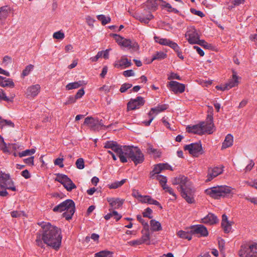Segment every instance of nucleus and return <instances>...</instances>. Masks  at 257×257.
<instances>
[{
  "instance_id": "nucleus-1",
  "label": "nucleus",
  "mask_w": 257,
  "mask_h": 257,
  "mask_svg": "<svg viewBox=\"0 0 257 257\" xmlns=\"http://www.w3.org/2000/svg\"><path fill=\"white\" fill-rule=\"evenodd\" d=\"M39 224L42 230L36 234V244L42 248H45L46 244L52 248L58 250L62 242L61 230L49 222H41Z\"/></svg>"
},
{
  "instance_id": "nucleus-58",
  "label": "nucleus",
  "mask_w": 257,
  "mask_h": 257,
  "mask_svg": "<svg viewBox=\"0 0 257 257\" xmlns=\"http://www.w3.org/2000/svg\"><path fill=\"white\" fill-rule=\"evenodd\" d=\"M137 218L138 220L144 226L146 227L149 226L148 221H145L143 218V217H142L141 215H138Z\"/></svg>"
},
{
  "instance_id": "nucleus-19",
  "label": "nucleus",
  "mask_w": 257,
  "mask_h": 257,
  "mask_svg": "<svg viewBox=\"0 0 257 257\" xmlns=\"http://www.w3.org/2000/svg\"><path fill=\"white\" fill-rule=\"evenodd\" d=\"M11 11V9L8 6H4L0 8V25H3L5 24Z\"/></svg>"
},
{
  "instance_id": "nucleus-30",
  "label": "nucleus",
  "mask_w": 257,
  "mask_h": 257,
  "mask_svg": "<svg viewBox=\"0 0 257 257\" xmlns=\"http://www.w3.org/2000/svg\"><path fill=\"white\" fill-rule=\"evenodd\" d=\"M109 127V125H104L103 124V120L101 119L99 120L98 119H94V124L92 127V130L94 131H99L102 128L107 129Z\"/></svg>"
},
{
  "instance_id": "nucleus-33",
  "label": "nucleus",
  "mask_w": 257,
  "mask_h": 257,
  "mask_svg": "<svg viewBox=\"0 0 257 257\" xmlns=\"http://www.w3.org/2000/svg\"><path fill=\"white\" fill-rule=\"evenodd\" d=\"M156 42L158 43L160 45L169 46L171 40L166 38H160L159 37L155 36L154 37Z\"/></svg>"
},
{
  "instance_id": "nucleus-36",
  "label": "nucleus",
  "mask_w": 257,
  "mask_h": 257,
  "mask_svg": "<svg viewBox=\"0 0 257 257\" xmlns=\"http://www.w3.org/2000/svg\"><path fill=\"white\" fill-rule=\"evenodd\" d=\"M113 254L112 251L103 250L95 253V257H111Z\"/></svg>"
},
{
  "instance_id": "nucleus-38",
  "label": "nucleus",
  "mask_w": 257,
  "mask_h": 257,
  "mask_svg": "<svg viewBox=\"0 0 257 257\" xmlns=\"http://www.w3.org/2000/svg\"><path fill=\"white\" fill-rule=\"evenodd\" d=\"M177 235L181 238L187 239L190 240L192 239V235L189 232H186L183 230H179L177 232Z\"/></svg>"
},
{
  "instance_id": "nucleus-49",
  "label": "nucleus",
  "mask_w": 257,
  "mask_h": 257,
  "mask_svg": "<svg viewBox=\"0 0 257 257\" xmlns=\"http://www.w3.org/2000/svg\"><path fill=\"white\" fill-rule=\"evenodd\" d=\"M148 204L155 205L159 206L161 209L162 208V206H161L160 203L158 201L154 200L150 196H149V197H148Z\"/></svg>"
},
{
  "instance_id": "nucleus-39",
  "label": "nucleus",
  "mask_w": 257,
  "mask_h": 257,
  "mask_svg": "<svg viewBox=\"0 0 257 257\" xmlns=\"http://www.w3.org/2000/svg\"><path fill=\"white\" fill-rule=\"evenodd\" d=\"M163 170L160 164H158L155 166L152 172H151V177L152 178H155V177L157 175H159V174Z\"/></svg>"
},
{
  "instance_id": "nucleus-44",
  "label": "nucleus",
  "mask_w": 257,
  "mask_h": 257,
  "mask_svg": "<svg viewBox=\"0 0 257 257\" xmlns=\"http://www.w3.org/2000/svg\"><path fill=\"white\" fill-rule=\"evenodd\" d=\"M35 153V150L34 149L26 150L22 152H20L19 153V156L20 157H23L26 156H30Z\"/></svg>"
},
{
  "instance_id": "nucleus-48",
  "label": "nucleus",
  "mask_w": 257,
  "mask_h": 257,
  "mask_svg": "<svg viewBox=\"0 0 257 257\" xmlns=\"http://www.w3.org/2000/svg\"><path fill=\"white\" fill-rule=\"evenodd\" d=\"M84 124L89 125L91 128L92 129V127L94 124V119L91 117H87L85 118L84 121Z\"/></svg>"
},
{
  "instance_id": "nucleus-24",
  "label": "nucleus",
  "mask_w": 257,
  "mask_h": 257,
  "mask_svg": "<svg viewBox=\"0 0 257 257\" xmlns=\"http://www.w3.org/2000/svg\"><path fill=\"white\" fill-rule=\"evenodd\" d=\"M217 217L212 213H209L202 219V222L206 224H213L218 221Z\"/></svg>"
},
{
  "instance_id": "nucleus-11",
  "label": "nucleus",
  "mask_w": 257,
  "mask_h": 257,
  "mask_svg": "<svg viewBox=\"0 0 257 257\" xmlns=\"http://www.w3.org/2000/svg\"><path fill=\"white\" fill-rule=\"evenodd\" d=\"M185 36L190 44H198V43L200 40L199 39V35L197 33V30L193 27L188 29Z\"/></svg>"
},
{
  "instance_id": "nucleus-13",
  "label": "nucleus",
  "mask_w": 257,
  "mask_h": 257,
  "mask_svg": "<svg viewBox=\"0 0 257 257\" xmlns=\"http://www.w3.org/2000/svg\"><path fill=\"white\" fill-rule=\"evenodd\" d=\"M238 77L237 75V73L235 71L233 70L232 78L230 79L228 81V82L227 83H226L224 85L222 86H216V88L217 90H220L222 91L229 89L232 87L236 86L238 84Z\"/></svg>"
},
{
  "instance_id": "nucleus-60",
  "label": "nucleus",
  "mask_w": 257,
  "mask_h": 257,
  "mask_svg": "<svg viewBox=\"0 0 257 257\" xmlns=\"http://www.w3.org/2000/svg\"><path fill=\"white\" fill-rule=\"evenodd\" d=\"M0 140H1L2 145L1 146L2 150L4 152H8V149L7 147V144L4 141V138L0 135Z\"/></svg>"
},
{
  "instance_id": "nucleus-9",
  "label": "nucleus",
  "mask_w": 257,
  "mask_h": 257,
  "mask_svg": "<svg viewBox=\"0 0 257 257\" xmlns=\"http://www.w3.org/2000/svg\"><path fill=\"white\" fill-rule=\"evenodd\" d=\"M56 181L61 183L68 191H71L72 189L76 188V185L72 180L65 175L58 174L56 178Z\"/></svg>"
},
{
  "instance_id": "nucleus-52",
  "label": "nucleus",
  "mask_w": 257,
  "mask_h": 257,
  "mask_svg": "<svg viewBox=\"0 0 257 257\" xmlns=\"http://www.w3.org/2000/svg\"><path fill=\"white\" fill-rule=\"evenodd\" d=\"M53 37L54 39L62 40L64 38L65 35L63 32L58 31L53 34Z\"/></svg>"
},
{
  "instance_id": "nucleus-64",
  "label": "nucleus",
  "mask_w": 257,
  "mask_h": 257,
  "mask_svg": "<svg viewBox=\"0 0 257 257\" xmlns=\"http://www.w3.org/2000/svg\"><path fill=\"white\" fill-rule=\"evenodd\" d=\"M140 240L142 241V243L146 242L150 240V234L149 233H146L145 234L143 235Z\"/></svg>"
},
{
  "instance_id": "nucleus-43",
  "label": "nucleus",
  "mask_w": 257,
  "mask_h": 257,
  "mask_svg": "<svg viewBox=\"0 0 257 257\" xmlns=\"http://www.w3.org/2000/svg\"><path fill=\"white\" fill-rule=\"evenodd\" d=\"M5 126L13 127L14 126V124L11 120L2 119L0 116V127H3Z\"/></svg>"
},
{
  "instance_id": "nucleus-12",
  "label": "nucleus",
  "mask_w": 257,
  "mask_h": 257,
  "mask_svg": "<svg viewBox=\"0 0 257 257\" xmlns=\"http://www.w3.org/2000/svg\"><path fill=\"white\" fill-rule=\"evenodd\" d=\"M185 150L189 151V153L193 156L197 157L198 155L203 154V150L200 142L192 143L185 146Z\"/></svg>"
},
{
  "instance_id": "nucleus-29",
  "label": "nucleus",
  "mask_w": 257,
  "mask_h": 257,
  "mask_svg": "<svg viewBox=\"0 0 257 257\" xmlns=\"http://www.w3.org/2000/svg\"><path fill=\"white\" fill-rule=\"evenodd\" d=\"M135 17L141 23H143L146 24H148L149 22L154 18V16L151 13L147 15L146 17L137 15Z\"/></svg>"
},
{
  "instance_id": "nucleus-53",
  "label": "nucleus",
  "mask_w": 257,
  "mask_h": 257,
  "mask_svg": "<svg viewBox=\"0 0 257 257\" xmlns=\"http://www.w3.org/2000/svg\"><path fill=\"white\" fill-rule=\"evenodd\" d=\"M132 87V84L125 83L121 86V87L119 89V91L123 93V92H125L127 89L131 88Z\"/></svg>"
},
{
  "instance_id": "nucleus-25",
  "label": "nucleus",
  "mask_w": 257,
  "mask_h": 257,
  "mask_svg": "<svg viewBox=\"0 0 257 257\" xmlns=\"http://www.w3.org/2000/svg\"><path fill=\"white\" fill-rule=\"evenodd\" d=\"M202 127V126H201V123H199L191 126H188L187 127V130L189 133H191L197 135H203V132Z\"/></svg>"
},
{
  "instance_id": "nucleus-34",
  "label": "nucleus",
  "mask_w": 257,
  "mask_h": 257,
  "mask_svg": "<svg viewBox=\"0 0 257 257\" xmlns=\"http://www.w3.org/2000/svg\"><path fill=\"white\" fill-rule=\"evenodd\" d=\"M151 229L154 231H160L162 230L161 223L155 220H151L150 221Z\"/></svg>"
},
{
  "instance_id": "nucleus-57",
  "label": "nucleus",
  "mask_w": 257,
  "mask_h": 257,
  "mask_svg": "<svg viewBox=\"0 0 257 257\" xmlns=\"http://www.w3.org/2000/svg\"><path fill=\"white\" fill-rule=\"evenodd\" d=\"M190 12L193 14L198 16L201 18H202L205 16V15L203 14V12H202L201 11H197L194 8H191L190 9Z\"/></svg>"
},
{
  "instance_id": "nucleus-59",
  "label": "nucleus",
  "mask_w": 257,
  "mask_h": 257,
  "mask_svg": "<svg viewBox=\"0 0 257 257\" xmlns=\"http://www.w3.org/2000/svg\"><path fill=\"white\" fill-rule=\"evenodd\" d=\"M198 44L206 49H209L211 47L210 44H209L203 40H200Z\"/></svg>"
},
{
  "instance_id": "nucleus-5",
  "label": "nucleus",
  "mask_w": 257,
  "mask_h": 257,
  "mask_svg": "<svg viewBox=\"0 0 257 257\" xmlns=\"http://www.w3.org/2000/svg\"><path fill=\"white\" fill-rule=\"evenodd\" d=\"M0 189L2 190L7 189L16 191L14 182L10 177V174H6L3 171H0Z\"/></svg>"
},
{
  "instance_id": "nucleus-63",
  "label": "nucleus",
  "mask_w": 257,
  "mask_h": 257,
  "mask_svg": "<svg viewBox=\"0 0 257 257\" xmlns=\"http://www.w3.org/2000/svg\"><path fill=\"white\" fill-rule=\"evenodd\" d=\"M103 54V51H99L97 55L94 57H92L90 58L92 62H96L98 60V59L102 57Z\"/></svg>"
},
{
  "instance_id": "nucleus-31",
  "label": "nucleus",
  "mask_w": 257,
  "mask_h": 257,
  "mask_svg": "<svg viewBox=\"0 0 257 257\" xmlns=\"http://www.w3.org/2000/svg\"><path fill=\"white\" fill-rule=\"evenodd\" d=\"M147 151L149 154L153 156L155 158H159L161 156V152L159 150L154 148L151 145H148Z\"/></svg>"
},
{
  "instance_id": "nucleus-51",
  "label": "nucleus",
  "mask_w": 257,
  "mask_h": 257,
  "mask_svg": "<svg viewBox=\"0 0 257 257\" xmlns=\"http://www.w3.org/2000/svg\"><path fill=\"white\" fill-rule=\"evenodd\" d=\"M76 165L78 169H82L84 168V162L82 158H79L76 162Z\"/></svg>"
},
{
  "instance_id": "nucleus-35",
  "label": "nucleus",
  "mask_w": 257,
  "mask_h": 257,
  "mask_svg": "<svg viewBox=\"0 0 257 257\" xmlns=\"http://www.w3.org/2000/svg\"><path fill=\"white\" fill-rule=\"evenodd\" d=\"M167 57V54L162 51L157 52L156 54H155L151 60V62L155 60H161L164 59Z\"/></svg>"
},
{
  "instance_id": "nucleus-50",
  "label": "nucleus",
  "mask_w": 257,
  "mask_h": 257,
  "mask_svg": "<svg viewBox=\"0 0 257 257\" xmlns=\"http://www.w3.org/2000/svg\"><path fill=\"white\" fill-rule=\"evenodd\" d=\"M111 36L115 39V40L118 43V44L121 46V43H122V41L124 38L115 34H112Z\"/></svg>"
},
{
  "instance_id": "nucleus-42",
  "label": "nucleus",
  "mask_w": 257,
  "mask_h": 257,
  "mask_svg": "<svg viewBox=\"0 0 257 257\" xmlns=\"http://www.w3.org/2000/svg\"><path fill=\"white\" fill-rule=\"evenodd\" d=\"M11 215L14 218H20L23 216H27L26 213L24 211H13L11 212Z\"/></svg>"
},
{
  "instance_id": "nucleus-23",
  "label": "nucleus",
  "mask_w": 257,
  "mask_h": 257,
  "mask_svg": "<svg viewBox=\"0 0 257 257\" xmlns=\"http://www.w3.org/2000/svg\"><path fill=\"white\" fill-rule=\"evenodd\" d=\"M107 200L112 209L119 208L123 203V200L118 198H108Z\"/></svg>"
},
{
  "instance_id": "nucleus-22",
  "label": "nucleus",
  "mask_w": 257,
  "mask_h": 257,
  "mask_svg": "<svg viewBox=\"0 0 257 257\" xmlns=\"http://www.w3.org/2000/svg\"><path fill=\"white\" fill-rule=\"evenodd\" d=\"M163 0H148L146 6L148 10L154 12L158 9L159 5L161 6Z\"/></svg>"
},
{
  "instance_id": "nucleus-28",
  "label": "nucleus",
  "mask_w": 257,
  "mask_h": 257,
  "mask_svg": "<svg viewBox=\"0 0 257 257\" xmlns=\"http://www.w3.org/2000/svg\"><path fill=\"white\" fill-rule=\"evenodd\" d=\"M0 86L13 88L15 84L12 79L0 76Z\"/></svg>"
},
{
  "instance_id": "nucleus-7",
  "label": "nucleus",
  "mask_w": 257,
  "mask_h": 257,
  "mask_svg": "<svg viewBox=\"0 0 257 257\" xmlns=\"http://www.w3.org/2000/svg\"><path fill=\"white\" fill-rule=\"evenodd\" d=\"M104 148L106 149H110L114 152L119 157L121 162L126 163L127 162V159H126L122 156L123 146L119 145L116 142L110 141H106L104 144Z\"/></svg>"
},
{
  "instance_id": "nucleus-21",
  "label": "nucleus",
  "mask_w": 257,
  "mask_h": 257,
  "mask_svg": "<svg viewBox=\"0 0 257 257\" xmlns=\"http://www.w3.org/2000/svg\"><path fill=\"white\" fill-rule=\"evenodd\" d=\"M132 63L131 60H128L124 56L122 57L120 60L115 61L114 66L115 67L119 68H125L131 66Z\"/></svg>"
},
{
  "instance_id": "nucleus-37",
  "label": "nucleus",
  "mask_w": 257,
  "mask_h": 257,
  "mask_svg": "<svg viewBox=\"0 0 257 257\" xmlns=\"http://www.w3.org/2000/svg\"><path fill=\"white\" fill-rule=\"evenodd\" d=\"M82 84L83 82L81 81L69 83L66 85V88L67 90H71L73 89L78 88L80 86L82 85Z\"/></svg>"
},
{
  "instance_id": "nucleus-8",
  "label": "nucleus",
  "mask_w": 257,
  "mask_h": 257,
  "mask_svg": "<svg viewBox=\"0 0 257 257\" xmlns=\"http://www.w3.org/2000/svg\"><path fill=\"white\" fill-rule=\"evenodd\" d=\"M208 108L211 111L210 113L208 114L206 121L200 123L201 126H202L203 134L205 133L211 134L213 133L214 130V125L213 122V114L212 113L213 108L211 106H208Z\"/></svg>"
},
{
  "instance_id": "nucleus-41",
  "label": "nucleus",
  "mask_w": 257,
  "mask_h": 257,
  "mask_svg": "<svg viewBox=\"0 0 257 257\" xmlns=\"http://www.w3.org/2000/svg\"><path fill=\"white\" fill-rule=\"evenodd\" d=\"M155 178H156L157 180H158L159 181L162 188H163L164 187L167 185L166 184L167 182V179L166 177L161 175H157L155 177Z\"/></svg>"
},
{
  "instance_id": "nucleus-40",
  "label": "nucleus",
  "mask_w": 257,
  "mask_h": 257,
  "mask_svg": "<svg viewBox=\"0 0 257 257\" xmlns=\"http://www.w3.org/2000/svg\"><path fill=\"white\" fill-rule=\"evenodd\" d=\"M97 19L99 21H101L102 25H105L109 23L111 21V19L109 17H106L104 15H99L97 16Z\"/></svg>"
},
{
  "instance_id": "nucleus-20",
  "label": "nucleus",
  "mask_w": 257,
  "mask_h": 257,
  "mask_svg": "<svg viewBox=\"0 0 257 257\" xmlns=\"http://www.w3.org/2000/svg\"><path fill=\"white\" fill-rule=\"evenodd\" d=\"M168 108L167 104H158L157 106L151 108L148 113L149 116H154V117L159 113L166 110Z\"/></svg>"
},
{
  "instance_id": "nucleus-10",
  "label": "nucleus",
  "mask_w": 257,
  "mask_h": 257,
  "mask_svg": "<svg viewBox=\"0 0 257 257\" xmlns=\"http://www.w3.org/2000/svg\"><path fill=\"white\" fill-rule=\"evenodd\" d=\"M66 204L64 207V211H66L63 214L64 217L66 220H69L72 218L73 215L75 211V206L74 202L71 199H67L64 201Z\"/></svg>"
},
{
  "instance_id": "nucleus-62",
  "label": "nucleus",
  "mask_w": 257,
  "mask_h": 257,
  "mask_svg": "<svg viewBox=\"0 0 257 257\" xmlns=\"http://www.w3.org/2000/svg\"><path fill=\"white\" fill-rule=\"evenodd\" d=\"M169 47L173 49L175 52L180 49L178 44L172 41H171L170 44L169 45Z\"/></svg>"
},
{
  "instance_id": "nucleus-54",
  "label": "nucleus",
  "mask_w": 257,
  "mask_h": 257,
  "mask_svg": "<svg viewBox=\"0 0 257 257\" xmlns=\"http://www.w3.org/2000/svg\"><path fill=\"white\" fill-rule=\"evenodd\" d=\"M64 159L63 158H58L55 160L54 164L56 166H58L60 168L64 167L63 164Z\"/></svg>"
},
{
  "instance_id": "nucleus-6",
  "label": "nucleus",
  "mask_w": 257,
  "mask_h": 257,
  "mask_svg": "<svg viewBox=\"0 0 257 257\" xmlns=\"http://www.w3.org/2000/svg\"><path fill=\"white\" fill-rule=\"evenodd\" d=\"M238 255L240 257H257V243L241 245Z\"/></svg>"
},
{
  "instance_id": "nucleus-26",
  "label": "nucleus",
  "mask_w": 257,
  "mask_h": 257,
  "mask_svg": "<svg viewBox=\"0 0 257 257\" xmlns=\"http://www.w3.org/2000/svg\"><path fill=\"white\" fill-rule=\"evenodd\" d=\"M40 88L41 87L39 84L34 85L28 88L26 93L28 95L36 96L40 92Z\"/></svg>"
},
{
  "instance_id": "nucleus-16",
  "label": "nucleus",
  "mask_w": 257,
  "mask_h": 257,
  "mask_svg": "<svg viewBox=\"0 0 257 257\" xmlns=\"http://www.w3.org/2000/svg\"><path fill=\"white\" fill-rule=\"evenodd\" d=\"M144 103L143 97H136L134 99H131L127 103V111L135 110L139 108Z\"/></svg>"
},
{
  "instance_id": "nucleus-47",
  "label": "nucleus",
  "mask_w": 257,
  "mask_h": 257,
  "mask_svg": "<svg viewBox=\"0 0 257 257\" xmlns=\"http://www.w3.org/2000/svg\"><path fill=\"white\" fill-rule=\"evenodd\" d=\"M66 204L64 203V201H63L62 203L58 204V205L56 206L55 207H54L53 210L54 212H61L64 211V207Z\"/></svg>"
},
{
  "instance_id": "nucleus-4",
  "label": "nucleus",
  "mask_w": 257,
  "mask_h": 257,
  "mask_svg": "<svg viewBox=\"0 0 257 257\" xmlns=\"http://www.w3.org/2000/svg\"><path fill=\"white\" fill-rule=\"evenodd\" d=\"M232 188L226 185L217 186L205 190L206 194L215 199L229 197L232 194Z\"/></svg>"
},
{
  "instance_id": "nucleus-56",
  "label": "nucleus",
  "mask_w": 257,
  "mask_h": 257,
  "mask_svg": "<svg viewBox=\"0 0 257 257\" xmlns=\"http://www.w3.org/2000/svg\"><path fill=\"white\" fill-rule=\"evenodd\" d=\"M163 189L166 191L168 192L170 195H172L174 197V198H176V195L174 193L173 189L169 187L168 185H166V186L164 187Z\"/></svg>"
},
{
  "instance_id": "nucleus-3",
  "label": "nucleus",
  "mask_w": 257,
  "mask_h": 257,
  "mask_svg": "<svg viewBox=\"0 0 257 257\" xmlns=\"http://www.w3.org/2000/svg\"><path fill=\"white\" fill-rule=\"evenodd\" d=\"M122 156L126 159H127V158L131 159L135 165L141 164L144 161L143 154L141 150L137 147L123 146Z\"/></svg>"
},
{
  "instance_id": "nucleus-46",
  "label": "nucleus",
  "mask_w": 257,
  "mask_h": 257,
  "mask_svg": "<svg viewBox=\"0 0 257 257\" xmlns=\"http://www.w3.org/2000/svg\"><path fill=\"white\" fill-rule=\"evenodd\" d=\"M34 68V65L32 64H30L28 66H27L24 70H23L22 72V76L23 77L26 76L29 74L30 72Z\"/></svg>"
},
{
  "instance_id": "nucleus-45",
  "label": "nucleus",
  "mask_w": 257,
  "mask_h": 257,
  "mask_svg": "<svg viewBox=\"0 0 257 257\" xmlns=\"http://www.w3.org/2000/svg\"><path fill=\"white\" fill-rule=\"evenodd\" d=\"M221 226L225 232H229L231 229V225L229 221L221 222Z\"/></svg>"
},
{
  "instance_id": "nucleus-27",
  "label": "nucleus",
  "mask_w": 257,
  "mask_h": 257,
  "mask_svg": "<svg viewBox=\"0 0 257 257\" xmlns=\"http://www.w3.org/2000/svg\"><path fill=\"white\" fill-rule=\"evenodd\" d=\"M233 137L231 134H228L225 137V140L222 143L221 149L223 150L232 146Z\"/></svg>"
},
{
  "instance_id": "nucleus-55",
  "label": "nucleus",
  "mask_w": 257,
  "mask_h": 257,
  "mask_svg": "<svg viewBox=\"0 0 257 257\" xmlns=\"http://www.w3.org/2000/svg\"><path fill=\"white\" fill-rule=\"evenodd\" d=\"M152 213V210L150 208H147L145 211L143 212L144 217H148L149 218H152V216L151 215Z\"/></svg>"
},
{
  "instance_id": "nucleus-14",
  "label": "nucleus",
  "mask_w": 257,
  "mask_h": 257,
  "mask_svg": "<svg viewBox=\"0 0 257 257\" xmlns=\"http://www.w3.org/2000/svg\"><path fill=\"white\" fill-rule=\"evenodd\" d=\"M169 89L175 94L181 93L185 91V86L176 81H171L167 85Z\"/></svg>"
},
{
  "instance_id": "nucleus-18",
  "label": "nucleus",
  "mask_w": 257,
  "mask_h": 257,
  "mask_svg": "<svg viewBox=\"0 0 257 257\" xmlns=\"http://www.w3.org/2000/svg\"><path fill=\"white\" fill-rule=\"evenodd\" d=\"M121 46L131 50L132 52H135L139 49V45L135 41L125 38L123 40Z\"/></svg>"
},
{
  "instance_id": "nucleus-15",
  "label": "nucleus",
  "mask_w": 257,
  "mask_h": 257,
  "mask_svg": "<svg viewBox=\"0 0 257 257\" xmlns=\"http://www.w3.org/2000/svg\"><path fill=\"white\" fill-rule=\"evenodd\" d=\"M190 231L192 234H196L200 237H206L208 234L207 228L201 224L192 226Z\"/></svg>"
},
{
  "instance_id": "nucleus-32",
  "label": "nucleus",
  "mask_w": 257,
  "mask_h": 257,
  "mask_svg": "<svg viewBox=\"0 0 257 257\" xmlns=\"http://www.w3.org/2000/svg\"><path fill=\"white\" fill-rule=\"evenodd\" d=\"M126 181V179H124L121 180V181H116L111 184L108 185V188L109 189H116L122 185H123Z\"/></svg>"
},
{
  "instance_id": "nucleus-61",
  "label": "nucleus",
  "mask_w": 257,
  "mask_h": 257,
  "mask_svg": "<svg viewBox=\"0 0 257 257\" xmlns=\"http://www.w3.org/2000/svg\"><path fill=\"white\" fill-rule=\"evenodd\" d=\"M168 79L169 80L177 79L180 80H181V77L177 73L171 72L170 75L168 76Z\"/></svg>"
},
{
  "instance_id": "nucleus-2",
  "label": "nucleus",
  "mask_w": 257,
  "mask_h": 257,
  "mask_svg": "<svg viewBox=\"0 0 257 257\" xmlns=\"http://www.w3.org/2000/svg\"><path fill=\"white\" fill-rule=\"evenodd\" d=\"M172 183L173 185H179L177 189L181 192L182 196L185 199L188 203H192L194 202V198L190 193V182L187 177L180 175L173 178Z\"/></svg>"
},
{
  "instance_id": "nucleus-17",
  "label": "nucleus",
  "mask_w": 257,
  "mask_h": 257,
  "mask_svg": "<svg viewBox=\"0 0 257 257\" xmlns=\"http://www.w3.org/2000/svg\"><path fill=\"white\" fill-rule=\"evenodd\" d=\"M222 172L223 169L221 167H215L209 168L206 182H208L211 181L214 178L221 174Z\"/></svg>"
}]
</instances>
